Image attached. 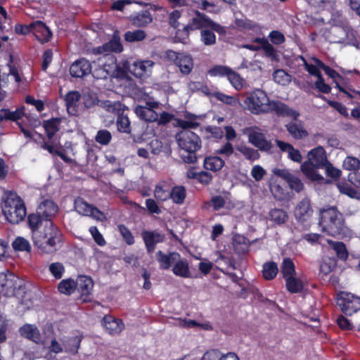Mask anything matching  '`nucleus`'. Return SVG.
<instances>
[{
  "instance_id": "c03bdc74",
  "label": "nucleus",
  "mask_w": 360,
  "mask_h": 360,
  "mask_svg": "<svg viewBox=\"0 0 360 360\" xmlns=\"http://www.w3.org/2000/svg\"><path fill=\"white\" fill-rule=\"evenodd\" d=\"M336 266V259L334 257H325L320 265V272L323 275H328Z\"/></svg>"
},
{
  "instance_id": "7ed1b4c3",
  "label": "nucleus",
  "mask_w": 360,
  "mask_h": 360,
  "mask_svg": "<svg viewBox=\"0 0 360 360\" xmlns=\"http://www.w3.org/2000/svg\"><path fill=\"white\" fill-rule=\"evenodd\" d=\"M186 120H179L178 125L184 129L176 135V141L179 148L188 153V156L184 158L188 162H194L196 160L195 152L201 147V141L199 136L188 129H195L198 127L199 123L196 121L197 117L194 115L187 113Z\"/></svg>"
},
{
  "instance_id": "49530a36",
  "label": "nucleus",
  "mask_w": 360,
  "mask_h": 360,
  "mask_svg": "<svg viewBox=\"0 0 360 360\" xmlns=\"http://www.w3.org/2000/svg\"><path fill=\"white\" fill-rule=\"evenodd\" d=\"M237 150L243 154L245 158L250 161H255L259 158L257 150L246 146H239Z\"/></svg>"
},
{
  "instance_id": "20e7f679",
  "label": "nucleus",
  "mask_w": 360,
  "mask_h": 360,
  "mask_svg": "<svg viewBox=\"0 0 360 360\" xmlns=\"http://www.w3.org/2000/svg\"><path fill=\"white\" fill-rule=\"evenodd\" d=\"M1 209L6 220L11 224H18L26 216V207L22 199L12 191L4 192L1 200Z\"/></svg>"
},
{
  "instance_id": "b1692460",
  "label": "nucleus",
  "mask_w": 360,
  "mask_h": 360,
  "mask_svg": "<svg viewBox=\"0 0 360 360\" xmlns=\"http://www.w3.org/2000/svg\"><path fill=\"white\" fill-rule=\"evenodd\" d=\"M317 63L320 66V68L325 71L326 74L333 79V82L335 84V87L340 91L345 93L350 98L352 97L351 94H349L343 87H342L340 85L339 82L343 80V77L338 72H337L333 69L329 68L328 66L326 65L321 61H317Z\"/></svg>"
},
{
  "instance_id": "9b49d317",
  "label": "nucleus",
  "mask_w": 360,
  "mask_h": 360,
  "mask_svg": "<svg viewBox=\"0 0 360 360\" xmlns=\"http://www.w3.org/2000/svg\"><path fill=\"white\" fill-rule=\"evenodd\" d=\"M243 134L248 136L249 143L259 150L264 151L271 150V143L266 139L262 129L259 127H246L243 129Z\"/></svg>"
},
{
  "instance_id": "4468645a",
  "label": "nucleus",
  "mask_w": 360,
  "mask_h": 360,
  "mask_svg": "<svg viewBox=\"0 0 360 360\" xmlns=\"http://www.w3.org/2000/svg\"><path fill=\"white\" fill-rule=\"evenodd\" d=\"M167 56L173 60L179 67L181 73L188 75L193 69V63L191 57L184 53H179L173 51H167Z\"/></svg>"
},
{
  "instance_id": "ea45409f",
  "label": "nucleus",
  "mask_w": 360,
  "mask_h": 360,
  "mask_svg": "<svg viewBox=\"0 0 360 360\" xmlns=\"http://www.w3.org/2000/svg\"><path fill=\"white\" fill-rule=\"evenodd\" d=\"M60 122V120L58 118L51 119L44 122V128L49 139H51L58 131Z\"/></svg>"
},
{
  "instance_id": "c756f323",
  "label": "nucleus",
  "mask_w": 360,
  "mask_h": 360,
  "mask_svg": "<svg viewBox=\"0 0 360 360\" xmlns=\"http://www.w3.org/2000/svg\"><path fill=\"white\" fill-rule=\"evenodd\" d=\"M20 334L32 340L33 342L38 343L40 341V333L38 328L32 324H25L20 329Z\"/></svg>"
},
{
  "instance_id": "5fc2aeb1",
  "label": "nucleus",
  "mask_w": 360,
  "mask_h": 360,
  "mask_svg": "<svg viewBox=\"0 0 360 360\" xmlns=\"http://www.w3.org/2000/svg\"><path fill=\"white\" fill-rule=\"evenodd\" d=\"M312 63H309L304 60V67L306 70L309 72V73L311 75L316 76L317 78L320 76H322L319 69H321L320 66L318 65L317 61H321L317 58H312Z\"/></svg>"
},
{
  "instance_id": "72a5a7b5",
  "label": "nucleus",
  "mask_w": 360,
  "mask_h": 360,
  "mask_svg": "<svg viewBox=\"0 0 360 360\" xmlns=\"http://www.w3.org/2000/svg\"><path fill=\"white\" fill-rule=\"evenodd\" d=\"M285 281L286 288L292 293L302 291L304 288V282L302 278L293 276Z\"/></svg>"
},
{
  "instance_id": "1a4fd4ad",
  "label": "nucleus",
  "mask_w": 360,
  "mask_h": 360,
  "mask_svg": "<svg viewBox=\"0 0 360 360\" xmlns=\"http://www.w3.org/2000/svg\"><path fill=\"white\" fill-rule=\"evenodd\" d=\"M337 304L347 315H352L360 310V297L348 292H340L338 295Z\"/></svg>"
},
{
  "instance_id": "338daca9",
  "label": "nucleus",
  "mask_w": 360,
  "mask_h": 360,
  "mask_svg": "<svg viewBox=\"0 0 360 360\" xmlns=\"http://www.w3.org/2000/svg\"><path fill=\"white\" fill-rule=\"evenodd\" d=\"M215 96L218 100L230 105L235 106L239 103V101L236 98L231 96L225 95L222 93H217Z\"/></svg>"
},
{
  "instance_id": "393cba45",
  "label": "nucleus",
  "mask_w": 360,
  "mask_h": 360,
  "mask_svg": "<svg viewBox=\"0 0 360 360\" xmlns=\"http://www.w3.org/2000/svg\"><path fill=\"white\" fill-rule=\"evenodd\" d=\"M277 146L283 152L288 154V158L296 162H301L302 156L299 150L295 148L291 144L282 141H276Z\"/></svg>"
},
{
  "instance_id": "680f3d73",
  "label": "nucleus",
  "mask_w": 360,
  "mask_h": 360,
  "mask_svg": "<svg viewBox=\"0 0 360 360\" xmlns=\"http://www.w3.org/2000/svg\"><path fill=\"white\" fill-rule=\"evenodd\" d=\"M201 40L205 45H212L215 43L216 37L212 32L203 30L201 31Z\"/></svg>"
},
{
  "instance_id": "7c9ffc66",
  "label": "nucleus",
  "mask_w": 360,
  "mask_h": 360,
  "mask_svg": "<svg viewBox=\"0 0 360 360\" xmlns=\"http://www.w3.org/2000/svg\"><path fill=\"white\" fill-rule=\"evenodd\" d=\"M203 165L207 170L217 172L224 166V161L218 156H209L205 158Z\"/></svg>"
},
{
  "instance_id": "8fccbe9b",
  "label": "nucleus",
  "mask_w": 360,
  "mask_h": 360,
  "mask_svg": "<svg viewBox=\"0 0 360 360\" xmlns=\"http://www.w3.org/2000/svg\"><path fill=\"white\" fill-rule=\"evenodd\" d=\"M328 242L331 244L333 250L335 251L337 256L343 260L347 259L348 257V253L346 249L345 244L342 242H332L330 240H328Z\"/></svg>"
},
{
  "instance_id": "a19ab883",
  "label": "nucleus",
  "mask_w": 360,
  "mask_h": 360,
  "mask_svg": "<svg viewBox=\"0 0 360 360\" xmlns=\"http://www.w3.org/2000/svg\"><path fill=\"white\" fill-rule=\"evenodd\" d=\"M273 79L276 83L285 86L290 84L292 80V77L285 70L278 69L274 72Z\"/></svg>"
},
{
  "instance_id": "c85d7f7f",
  "label": "nucleus",
  "mask_w": 360,
  "mask_h": 360,
  "mask_svg": "<svg viewBox=\"0 0 360 360\" xmlns=\"http://www.w3.org/2000/svg\"><path fill=\"white\" fill-rule=\"evenodd\" d=\"M82 337L80 335H76L70 337L67 340L63 341V346L65 352L71 354H76L80 347V343Z\"/></svg>"
},
{
  "instance_id": "0eeeda50",
  "label": "nucleus",
  "mask_w": 360,
  "mask_h": 360,
  "mask_svg": "<svg viewBox=\"0 0 360 360\" xmlns=\"http://www.w3.org/2000/svg\"><path fill=\"white\" fill-rule=\"evenodd\" d=\"M270 100L266 93L256 89L247 95L244 101L245 108L255 115H259L269 112Z\"/></svg>"
},
{
  "instance_id": "e2e57ef3",
  "label": "nucleus",
  "mask_w": 360,
  "mask_h": 360,
  "mask_svg": "<svg viewBox=\"0 0 360 360\" xmlns=\"http://www.w3.org/2000/svg\"><path fill=\"white\" fill-rule=\"evenodd\" d=\"M314 86L319 91L323 94H328L331 91V87L325 82L322 76L317 78V80L314 82Z\"/></svg>"
},
{
  "instance_id": "774afa93",
  "label": "nucleus",
  "mask_w": 360,
  "mask_h": 360,
  "mask_svg": "<svg viewBox=\"0 0 360 360\" xmlns=\"http://www.w3.org/2000/svg\"><path fill=\"white\" fill-rule=\"evenodd\" d=\"M287 183L290 188L296 192L301 191L304 188V184L300 179L295 175H292V178H290Z\"/></svg>"
},
{
  "instance_id": "39448f33",
  "label": "nucleus",
  "mask_w": 360,
  "mask_h": 360,
  "mask_svg": "<svg viewBox=\"0 0 360 360\" xmlns=\"http://www.w3.org/2000/svg\"><path fill=\"white\" fill-rule=\"evenodd\" d=\"M307 158L308 160L300 166L302 173L312 181H324L323 176L316 169L323 168L328 162L325 149L322 146L311 149L308 152Z\"/></svg>"
},
{
  "instance_id": "2eb2a0df",
  "label": "nucleus",
  "mask_w": 360,
  "mask_h": 360,
  "mask_svg": "<svg viewBox=\"0 0 360 360\" xmlns=\"http://www.w3.org/2000/svg\"><path fill=\"white\" fill-rule=\"evenodd\" d=\"M18 281V278L11 272L0 273V291L7 295L13 294L20 287Z\"/></svg>"
},
{
  "instance_id": "9d476101",
  "label": "nucleus",
  "mask_w": 360,
  "mask_h": 360,
  "mask_svg": "<svg viewBox=\"0 0 360 360\" xmlns=\"http://www.w3.org/2000/svg\"><path fill=\"white\" fill-rule=\"evenodd\" d=\"M74 207L75 211L80 215L91 217L96 221H104L107 219L103 212L92 205L89 204L80 197L75 200Z\"/></svg>"
},
{
  "instance_id": "423d86ee",
  "label": "nucleus",
  "mask_w": 360,
  "mask_h": 360,
  "mask_svg": "<svg viewBox=\"0 0 360 360\" xmlns=\"http://www.w3.org/2000/svg\"><path fill=\"white\" fill-rule=\"evenodd\" d=\"M320 226L328 235L338 236L347 232L342 214L335 207L323 209L320 212Z\"/></svg>"
},
{
  "instance_id": "e433bc0d",
  "label": "nucleus",
  "mask_w": 360,
  "mask_h": 360,
  "mask_svg": "<svg viewBox=\"0 0 360 360\" xmlns=\"http://www.w3.org/2000/svg\"><path fill=\"white\" fill-rule=\"evenodd\" d=\"M102 106L107 111L120 115L121 112H123L127 108L124 105H123L120 101H105L102 103Z\"/></svg>"
},
{
  "instance_id": "37998d69",
  "label": "nucleus",
  "mask_w": 360,
  "mask_h": 360,
  "mask_svg": "<svg viewBox=\"0 0 360 360\" xmlns=\"http://www.w3.org/2000/svg\"><path fill=\"white\" fill-rule=\"evenodd\" d=\"M278 271V266L274 262H266L263 265L262 274L266 280H271L275 278Z\"/></svg>"
},
{
  "instance_id": "f8f14e48",
  "label": "nucleus",
  "mask_w": 360,
  "mask_h": 360,
  "mask_svg": "<svg viewBox=\"0 0 360 360\" xmlns=\"http://www.w3.org/2000/svg\"><path fill=\"white\" fill-rule=\"evenodd\" d=\"M205 27H210L218 32H222L224 31L223 28L219 25L214 23L205 15L196 12L195 17L193 18L190 23L184 28L183 32L186 36H188L190 30H195Z\"/></svg>"
},
{
  "instance_id": "de8ad7c7",
  "label": "nucleus",
  "mask_w": 360,
  "mask_h": 360,
  "mask_svg": "<svg viewBox=\"0 0 360 360\" xmlns=\"http://www.w3.org/2000/svg\"><path fill=\"white\" fill-rule=\"evenodd\" d=\"M342 167L349 171H357L360 169V160L353 156H347L343 161Z\"/></svg>"
},
{
  "instance_id": "6e6d98bb",
  "label": "nucleus",
  "mask_w": 360,
  "mask_h": 360,
  "mask_svg": "<svg viewBox=\"0 0 360 360\" xmlns=\"http://www.w3.org/2000/svg\"><path fill=\"white\" fill-rule=\"evenodd\" d=\"M79 98L80 95L76 91L70 92L66 95L65 103L69 112H70L72 110H74L75 105L79 101Z\"/></svg>"
},
{
  "instance_id": "09e8293b",
  "label": "nucleus",
  "mask_w": 360,
  "mask_h": 360,
  "mask_svg": "<svg viewBox=\"0 0 360 360\" xmlns=\"http://www.w3.org/2000/svg\"><path fill=\"white\" fill-rule=\"evenodd\" d=\"M146 34L143 30H137L128 31L124 34V39L129 42L140 41L145 39Z\"/></svg>"
},
{
  "instance_id": "864d4df0",
  "label": "nucleus",
  "mask_w": 360,
  "mask_h": 360,
  "mask_svg": "<svg viewBox=\"0 0 360 360\" xmlns=\"http://www.w3.org/2000/svg\"><path fill=\"white\" fill-rule=\"evenodd\" d=\"M231 68L224 65H215L208 71L212 77H228Z\"/></svg>"
},
{
  "instance_id": "5701e85b",
  "label": "nucleus",
  "mask_w": 360,
  "mask_h": 360,
  "mask_svg": "<svg viewBox=\"0 0 360 360\" xmlns=\"http://www.w3.org/2000/svg\"><path fill=\"white\" fill-rule=\"evenodd\" d=\"M290 135L295 139H303L308 136L309 133L300 122L293 121L285 125Z\"/></svg>"
},
{
  "instance_id": "4d7b16f0",
  "label": "nucleus",
  "mask_w": 360,
  "mask_h": 360,
  "mask_svg": "<svg viewBox=\"0 0 360 360\" xmlns=\"http://www.w3.org/2000/svg\"><path fill=\"white\" fill-rule=\"evenodd\" d=\"M12 246L17 251H27L30 250V245L27 240L22 237H18L12 243Z\"/></svg>"
},
{
  "instance_id": "f704fd0d",
  "label": "nucleus",
  "mask_w": 360,
  "mask_h": 360,
  "mask_svg": "<svg viewBox=\"0 0 360 360\" xmlns=\"http://www.w3.org/2000/svg\"><path fill=\"white\" fill-rule=\"evenodd\" d=\"M288 218L286 212L281 209H273L270 210L268 219L274 224L280 225L285 223Z\"/></svg>"
},
{
  "instance_id": "c9c22d12",
  "label": "nucleus",
  "mask_w": 360,
  "mask_h": 360,
  "mask_svg": "<svg viewBox=\"0 0 360 360\" xmlns=\"http://www.w3.org/2000/svg\"><path fill=\"white\" fill-rule=\"evenodd\" d=\"M281 273L285 280L295 276V267L290 258H284L281 264Z\"/></svg>"
},
{
  "instance_id": "052dcab7",
  "label": "nucleus",
  "mask_w": 360,
  "mask_h": 360,
  "mask_svg": "<svg viewBox=\"0 0 360 360\" xmlns=\"http://www.w3.org/2000/svg\"><path fill=\"white\" fill-rule=\"evenodd\" d=\"M6 120L11 121H17L20 120L25 114L24 107L17 108L14 111H11L8 109H5Z\"/></svg>"
},
{
  "instance_id": "58836bf2",
  "label": "nucleus",
  "mask_w": 360,
  "mask_h": 360,
  "mask_svg": "<svg viewBox=\"0 0 360 360\" xmlns=\"http://www.w3.org/2000/svg\"><path fill=\"white\" fill-rule=\"evenodd\" d=\"M77 288L76 282L72 278L63 279L58 286L60 292L65 295H71Z\"/></svg>"
},
{
  "instance_id": "2f4dec72",
  "label": "nucleus",
  "mask_w": 360,
  "mask_h": 360,
  "mask_svg": "<svg viewBox=\"0 0 360 360\" xmlns=\"http://www.w3.org/2000/svg\"><path fill=\"white\" fill-rule=\"evenodd\" d=\"M170 187L166 182H160L155 186L154 196L158 200L165 201L169 199Z\"/></svg>"
},
{
  "instance_id": "f257e3e1",
  "label": "nucleus",
  "mask_w": 360,
  "mask_h": 360,
  "mask_svg": "<svg viewBox=\"0 0 360 360\" xmlns=\"http://www.w3.org/2000/svg\"><path fill=\"white\" fill-rule=\"evenodd\" d=\"M58 212V205L52 200L43 201L38 207L37 212L46 219L44 236L41 239L38 233L34 234V243L43 254H52L57 250L56 246L62 241V233L51 221Z\"/></svg>"
},
{
  "instance_id": "3c124183",
  "label": "nucleus",
  "mask_w": 360,
  "mask_h": 360,
  "mask_svg": "<svg viewBox=\"0 0 360 360\" xmlns=\"http://www.w3.org/2000/svg\"><path fill=\"white\" fill-rule=\"evenodd\" d=\"M51 274L57 280L60 279L65 272V267L60 262H53L49 266Z\"/></svg>"
},
{
  "instance_id": "a211bd4d",
  "label": "nucleus",
  "mask_w": 360,
  "mask_h": 360,
  "mask_svg": "<svg viewBox=\"0 0 360 360\" xmlns=\"http://www.w3.org/2000/svg\"><path fill=\"white\" fill-rule=\"evenodd\" d=\"M269 105V112L274 111L279 116L289 117L296 120L300 115L298 112L280 101H270Z\"/></svg>"
},
{
  "instance_id": "cd10ccee",
  "label": "nucleus",
  "mask_w": 360,
  "mask_h": 360,
  "mask_svg": "<svg viewBox=\"0 0 360 360\" xmlns=\"http://www.w3.org/2000/svg\"><path fill=\"white\" fill-rule=\"evenodd\" d=\"M173 265L172 272L174 275L182 278L191 277L188 263L186 259H181L180 255L179 259L175 261Z\"/></svg>"
},
{
  "instance_id": "dca6fc26",
  "label": "nucleus",
  "mask_w": 360,
  "mask_h": 360,
  "mask_svg": "<svg viewBox=\"0 0 360 360\" xmlns=\"http://www.w3.org/2000/svg\"><path fill=\"white\" fill-rule=\"evenodd\" d=\"M93 72V65L85 58L75 61L70 68V73L74 77H84Z\"/></svg>"
},
{
  "instance_id": "603ef678",
  "label": "nucleus",
  "mask_w": 360,
  "mask_h": 360,
  "mask_svg": "<svg viewBox=\"0 0 360 360\" xmlns=\"http://www.w3.org/2000/svg\"><path fill=\"white\" fill-rule=\"evenodd\" d=\"M227 79L236 90H240L243 88L244 82L243 79L233 70H231Z\"/></svg>"
},
{
  "instance_id": "6e6552de",
  "label": "nucleus",
  "mask_w": 360,
  "mask_h": 360,
  "mask_svg": "<svg viewBox=\"0 0 360 360\" xmlns=\"http://www.w3.org/2000/svg\"><path fill=\"white\" fill-rule=\"evenodd\" d=\"M123 66L134 77L145 81L152 76L155 63L149 59H136L125 62Z\"/></svg>"
},
{
  "instance_id": "412c9836",
  "label": "nucleus",
  "mask_w": 360,
  "mask_h": 360,
  "mask_svg": "<svg viewBox=\"0 0 360 360\" xmlns=\"http://www.w3.org/2000/svg\"><path fill=\"white\" fill-rule=\"evenodd\" d=\"M76 284L81 298L84 302H86L94 287L92 279L86 276H80L78 277Z\"/></svg>"
},
{
  "instance_id": "79ce46f5",
  "label": "nucleus",
  "mask_w": 360,
  "mask_h": 360,
  "mask_svg": "<svg viewBox=\"0 0 360 360\" xmlns=\"http://www.w3.org/2000/svg\"><path fill=\"white\" fill-rule=\"evenodd\" d=\"M337 187L342 194L347 195L352 198H360V193L347 182H339L337 184Z\"/></svg>"
},
{
  "instance_id": "f3484780",
  "label": "nucleus",
  "mask_w": 360,
  "mask_h": 360,
  "mask_svg": "<svg viewBox=\"0 0 360 360\" xmlns=\"http://www.w3.org/2000/svg\"><path fill=\"white\" fill-rule=\"evenodd\" d=\"M313 210L310 200L304 198L297 203L294 211L296 219L300 222L308 221L312 216Z\"/></svg>"
},
{
  "instance_id": "0e129e2a",
  "label": "nucleus",
  "mask_w": 360,
  "mask_h": 360,
  "mask_svg": "<svg viewBox=\"0 0 360 360\" xmlns=\"http://www.w3.org/2000/svg\"><path fill=\"white\" fill-rule=\"evenodd\" d=\"M118 229L124 240L128 245H132L134 243V238L133 235L125 226L120 225Z\"/></svg>"
},
{
  "instance_id": "13d9d810",
  "label": "nucleus",
  "mask_w": 360,
  "mask_h": 360,
  "mask_svg": "<svg viewBox=\"0 0 360 360\" xmlns=\"http://www.w3.org/2000/svg\"><path fill=\"white\" fill-rule=\"evenodd\" d=\"M117 126L118 130L121 132H130V122L127 116L119 115L117 120Z\"/></svg>"
},
{
  "instance_id": "4c0bfd02",
  "label": "nucleus",
  "mask_w": 360,
  "mask_h": 360,
  "mask_svg": "<svg viewBox=\"0 0 360 360\" xmlns=\"http://www.w3.org/2000/svg\"><path fill=\"white\" fill-rule=\"evenodd\" d=\"M41 215L37 212V214H32L28 216V224L30 228L32 229L33 232V238L34 237L35 233H38V236H40L41 238L43 239L44 236V231L43 233H40L37 231L39 225L42 223Z\"/></svg>"
},
{
  "instance_id": "69168bd1",
  "label": "nucleus",
  "mask_w": 360,
  "mask_h": 360,
  "mask_svg": "<svg viewBox=\"0 0 360 360\" xmlns=\"http://www.w3.org/2000/svg\"><path fill=\"white\" fill-rule=\"evenodd\" d=\"M111 139V134L107 130H100L98 131L96 136V141L102 144L106 145L108 144Z\"/></svg>"
},
{
  "instance_id": "bf43d9fd",
  "label": "nucleus",
  "mask_w": 360,
  "mask_h": 360,
  "mask_svg": "<svg viewBox=\"0 0 360 360\" xmlns=\"http://www.w3.org/2000/svg\"><path fill=\"white\" fill-rule=\"evenodd\" d=\"M236 25L240 28L245 30H260L259 26H257L253 22L245 18V19H236Z\"/></svg>"
},
{
  "instance_id": "6ab92c4d",
  "label": "nucleus",
  "mask_w": 360,
  "mask_h": 360,
  "mask_svg": "<svg viewBox=\"0 0 360 360\" xmlns=\"http://www.w3.org/2000/svg\"><path fill=\"white\" fill-rule=\"evenodd\" d=\"M269 105V112L274 111L279 116L289 117L296 120L300 115L298 112L280 101H270Z\"/></svg>"
},
{
  "instance_id": "473e14b6",
  "label": "nucleus",
  "mask_w": 360,
  "mask_h": 360,
  "mask_svg": "<svg viewBox=\"0 0 360 360\" xmlns=\"http://www.w3.org/2000/svg\"><path fill=\"white\" fill-rule=\"evenodd\" d=\"M186 196V191L184 186H174L169 191V199L172 200L174 203L182 204Z\"/></svg>"
},
{
  "instance_id": "4be33fe9",
  "label": "nucleus",
  "mask_w": 360,
  "mask_h": 360,
  "mask_svg": "<svg viewBox=\"0 0 360 360\" xmlns=\"http://www.w3.org/2000/svg\"><path fill=\"white\" fill-rule=\"evenodd\" d=\"M32 32L41 42L49 41L52 36L49 27L41 21L32 22Z\"/></svg>"
},
{
  "instance_id": "a18cd8bd",
  "label": "nucleus",
  "mask_w": 360,
  "mask_h": 360,
  "mask_svg": "<svg viewBox=\"0 0 360 360\" xmlns=\"http://www.w3.org/2000/svg\"><path fill=\"white\" fill-rule=\"evenodd\" d=\"M152 22V17L148 12L137 14L132 18V23L137 27H144Z\"/></svg>"
},
{
  "instance_id": "aec40b11",
  "label": "nucleus",
  "mask_w": 360,
  "mask_h": 360,
  "mask_svg": "<svg viewBox=\"0 0 360 360\" xmlns=\"http://www.w3.org/2000/svg\"><path fill=\"white\" fill-rule=\"evenodd\" d=\"M102 325L111 335L119 334L124 328V324L121 319H116L110 315H106L103 317Z\"/></svg>"
},
{
  "instance_id": "a878e982",
  "label": "nucleus",
  "mask_w": 360,
  "mask_h": 360,
  "mask_svg": "<svg viewBox=\"0 0 360 360\" xmlns=\"http://www.w3.org/2000/svg\"><path fill=\"white\" fill-rule=\"evenodd\" d=\"M142 235L149 252H153L155 250V245L162 242L164 239V236L156 231H144Z\"/></svg>"
},
{
  "instance_id": "ddd939ff",
  "label": "nucleus",
  "mask_w": 360,
  "mask_h": 360,
  "mask_svg": "<svg viewBox=\"0 0 360 360\" xmlns=\"http://www.w3.org/2000/svg\"><path fill=\"white\" fill-rule=\"evenodd\" d=\"M160 103L153 99L146 101V106L139 105L134 109V112L141 119L146 122H155L158 120V114L155 112Z\"/></svg>"
},
{
  "instance_id": "bb28decb",
  "label": "nucleus",
  "mask_w": 360,
  "mask_h": 360,
  "mask_svg": "<svg viewBox=\"0 0 360 360\" xmlns=\"http://www.w3.org/2000/svg\"><path fill=\"white\" fill-rule=\"evenodd\" d=\"M157 259L160 264V267L162 269H168L174 264V262L179 259V254L176 252H172L166 255L162 251L157 253Z\"/></svg>"
},
{
  "instance_id": "f03ea898",
  "label": "nucleus",
  "mask_w": 360,
  "mask_h": 360,
  "mask_svg": "<svg viewBox=\"0 0 360 360\" xmlns=\"http://www.w3.org/2000/svg\"><path fill=\"white\" fill-rule=\"evenodd\" d=\"M122 49L119 33L117 30L114 32L112 38L108 43L94 49L93 53L94 54H101L102 56L93 63V77L98 79H106L108 76L119 77L116 58L109 53H120Z\"/></svg>"
}]
</instances>
